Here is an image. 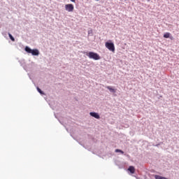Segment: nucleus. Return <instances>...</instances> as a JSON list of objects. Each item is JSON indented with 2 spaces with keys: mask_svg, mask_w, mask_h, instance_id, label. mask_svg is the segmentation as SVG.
<instances>
[{
  "mask_svg": "<svg viewBox=\"0 0 179 179\" xmlns=\"http://www.w3.org/2000/svg\"><path fill=\"white\" fill-rule=\"evenodd\" d=\"M105 46L109 51H112V52H114L115 51V46L114 45V43L113 42H106Z\"/></svg>",
  "mask_w": 179,
  "mask_h": 179,
  "instance_id": "f03ea898",
  "label": "nucleus"
},
{
  "mask_svg": "<svg viewBox=\"0 0 179 179\" xmlns=\"http://www.w3.org/2000/svg\"><path fill=\"white\" fill-rule=\"evenodd\" d=\"M88 36H93V29L88 30Z\"/></svg>",
  "mask_w": 179,
  "mask_h": 179,
  "instance_id": "ddd939ff",
  "label": "nucleus"
},
{
  "mask_svg": "<svg viewBox=\"0 0 179 179\" xmlns=\"http://www.w3.org/2000/svg\"><path fill=\"white\" fill-rule=\"evenodd\" d=\"M65 9L67 12H73L75 7L73 6V4L69 3L65 5Z\"/></svg>",
  "mask_w": 179,
  "mask_h": 179,
  "instance_id": "7ed1b4c3",
  "label": "nucleus"
},
{
  "mask_svg": "<svg viewBox=\"0 0 179 179\" xmlns=\"http://www.w3.org/2000/svg\"><path fill=\"white\" fill-rule=\"evenodd\" d=\"M153 146H156L157 148H159V146H160V143H158V144H153Z\"/></svg>",
  "mask_w": 179,
  "mask_h": 179,
  "instance_id": "2eb2a0df",
  "label": "nucleus"
},
{
  "mask_svg": "<svg viewBox=\"0 0 179 179\" xmlns=\"http://www.w3.org/2000/svg\"><path fill=\"white\" fill-rule=\"evenodd\" d=\"M127 170L129 171L130 174H135V166H130Z\"/></svg>",
  "mask_w": 179,
  "mask_h": 179,
  "instance_id": "423d86ee",
  "label": "nucleus"
},
{
  "mask_svg": "<svg viewBox=\"0 0 179 179\" xmlns=\"http://www.w3.org/2000/svg\"><path fill=\"white\" fill-rule=\"evenodd\" d=\"M36 90L41 94V96H43V95L45 96V92H43V90H41V89H40V87H37Z\"/></svg>",
  "mask_w": 179,
  "mask_h": 179,
  "instance_id": "1a4fd4ad",
  "label": "nucleus"
},
{
  "mask_svg": "<svg viewBox=\"0 0 179 179\" xmlns=\"http://www.w3.org/2000/svg\"><path fill=\"white\" fill-rule=\"evenodd\" d=\"M8 37H9L10 40H11V41H15V37H13V36L11 35L10 33H8Z\"/></svg>",
  "mask_w": 179,
  "mask_h": 179,
  "instance_id": "9b49d317",
  "label": "nucleus"
},
{
  "mask_svg": "<svg viewBox=\"0 0 179 179\" xmlns=\"http://www.w3.org/2000/svg\"><path fill=\"white\" fill-rule=\"evenodd\" d=\"M106 88L108 89V90H109L110 92V93H116V92H117V90L113 88L110 86H106Z\"/></svg>",
  "mask_w": 179,
  "mask_h": 179,
  "instance_id": "0eeeda50",
  "label": "nucleus"
},
{
  "mask_svg": "<svg viewBox=\"0 0 179 179\" xmlns=\"http://www.w3.org/2000/svg\"><path fill=\"white\" fill-rule=\"evenodd\" d=\"M147 1V2H150V0H146Z\"/></svg>",
  "mask_w": 179,
  "mask_h": 179,
  "instance_id": "a211bd4d",
  "label": "nucleus"
},
{
  "mask_svg": "<svg viewBox=\"0 0 179 179\" xmlns=\"http://www.w3.org/2000/svg\"><path fill=\"white\" fill-rule=\"evenodd\" d=\"M85 55L87 57H88V58L90 59H94V61H99V59H101V57H100L99 54L94 52H90L88 53L87 52Z\"/></svg>",
  "mask_w": 179,
  "mask_h": 179,
  "instance_id": "f257e3e1",
  "label": "nucleus"
},
{
  "mask_svg": "<svg viewBox=\"0 0 179 179\" xmlns=\"http://www.w3.org/2000/svg\"><path fill=\"white\" fill-rule=\"evenodd\" d=\"M115 152L116 153H121V155H124V151H122V150H120V149H116L115 150Z\"/></svg>",
  "mask_w": 179,
  "mask_h": 179,
  "instance_id": "f8f14e48",
  "label": "nucleus"
},
{
  "mask_svg": "<svg viewBox=\"0 0 179 179\" xmlns=\"http://www.w3.org/2000/svg\"><path fill=\"white\" fill-rule=\"evenodd\" d=\"M31 54L34 57H38V55H40V51L38 49H32L31 50Z\"/></svg>",
  "mask_w": 179,
  "mask_h": 179,
  "instance_id": "20e7f679",
  "label": "nucleus"
},
{
  "mask_svg": "<svg viewBox=\"0 0 179 179\" xmlns=\"http://www.w3.org/2000/svg\"><path fill=\"white\" fill-rule=\"evenodd\" d=\"M169 38H170V40H174V37H173V36H171V35H169Z\"/></svg>",
  "mask_w": 179,
  "mask_h": 179,
  "instance_id": "4468645a",
  "label": "nucleus"
},
{
  "mask_svg": "<svg viewBox=\"0 0 179 179\" xmlns=\"http://www.w3.org/2000/svg\"><path fill=\"white\" fill-rule=\"evenodd\" d=\"M96 1H99V0H96Z\"/></svg>",
  "mask_w": 179,
  "mask_h": 179,
  "instance_id": "6ab92c4d",
  "label": "nucleus"
},
{
  "mask_svg": "<svg viewBox=\"0 0 179 179\" xmlns=\"http://www.w3.org/2000/svg\"><path fill=\"white\" fill-rule=\"evenodd\" d=\"M170 36H171V34H170L169 32H166L164 34V38H169Z\"/></svg>",
  "mask_w": 179,
  "mask_h": 179,
  "instance_id": "9d476101",
  "label": "nucleus"
},
{
  "mask_svg": "<svg viewBox=\"0 0 179 179\" xmlns=\"http://www.w3.org/2000/svg\"><path fill=\"white\" fill-rule=\"evenodd\" d=\"M31 50H32V49H31L30 47H29V46H26V47L24 48V51H25L26 52H27V54H31Z\"/></svg>",
  "mask_w": 179,
  "mask_h": 179,
  "instance_id": "6e6552de",
  "label": "nucleus"
},
{
  "mask_svg": "<svg viewBox=\"0 0 179 179\" xmlns=\"http://www.w3.org/2000/svg\"><path fill=\"white\" fill-rule=\"evenodd\" d=\"M127 157H130L129 155H127Z\"/></svg>",
  "mask_w": 179,
  "mask_h": 179,
  "instance_id": "f3484780",
  "label": "nucleus"
},
{
  "mask_svg": "<svg viewBox=\"0 0 179 179\" xmlns=\"http://www.w3.org/2000/svg\"><path fill=\"white\" fill-rule=\"evenodd\" d=\"M70 1L71 2H73V3L76 2V0H70Z\"/></svg>",
  "mask_w": 179,
  "mask_h": 179,
  "instance_id": "dca6fc26",
  "label": "nucleus"
},
{
  "mask_svg": "<svg viewBox=\"0 0 179 179\" xmlns=\"http://www.w3.org/2000/svg\"><path fill=\"white\" fill-rule=\"evenodd\" d=\"M90 115L94 118H96V120H100V115L98 113L90 112Z\"/></svg>",
  "mask_w": 179,
  "mask_h": 179,
  "instance_id": "39448f33",
  "label": "nucleus"
}]
</instances>
